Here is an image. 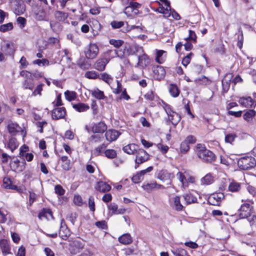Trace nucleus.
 <instances>
[{
    "label": "nucleus",
    "instance_id": "obj_1",
    "mask_svg": "<svg viewBox=\"0 0 256 256\" xmlns=\"http://www.w3.org/2000/svg\"><path fill=\"white\" fill-rule=\"evenodd\" d=\"M196 152L198 158L204 162H211L215 160L214 154L201 144H197Z\"/></svg>",
    "mask_w": 256,
    "mask_h": 256
},
{
    "label": "nucleus",
    "instance_id": "obj_2",
    "mask_svg": "<svg viewBox=\"0 0 256 256\" xmlns=\"http://www.w3.org/2000/svg\"><path fill=\"white\" fill-rule=\"evenodd\" d=\"M238 164L240 169L248 170L256 166V160L252 156H244L238 160Z\"/></svg>",
    "mask_w": 256,
    "mask_h": 256
},
{
    "label": "nucleus",
    "instance_id": "obj_3",
    "mask_svg": "<svg viewBox=\"0 0 256 256\" xmlns=\"http://www.w3.org/2000/svg\"><path fill=\"white\" fill-rule=\"evenodd\" d=\"M162 106L168 115V120L173 124L176 125L181 119L180 116L178 113L173 111L170 106L166 103L163 102Z\"/></svg>",
    "mask_w": 256,
    "mask_h": 256
},
{
    "label": "nucleus",
    "instance_id": "obj_4",
    "mask_svg": "<svg viewBox=\"0 0 256 256\" xmlns=\"http://www.w3.org/2000/svg\"><path fill=\"white\" fill-rule=\"evenodd\" d=\"M136 158L135 159L136 166L135 168H136L139 164L144 163L148 160L149 154L143 149H138L136 151Z\"/></svg>",
    "mask_w": 256,
    "mask_h": 256
},
{
    "label": "nucleus",
    "instance_id": "obj_5",
    "mask_svg": "<svg viewBox=\"0 0 256 256\" xmlns=\"http://www.w3.org/2000/svg\"><path fill=\"white\" fill-rule=\"evenodd\" d=\"M98 52L99 48L96 44H90L84 52L86 57L88 59H94L96 56Z\"/></svg>",
    "mask_w": 256,
    "mask_h": 256
},
{
    "label": "nucleus",
    "instance_id": "obj_6",
    "mask_svg": "<svg viewBox=\"0 0 256 256\" xmlns=\"http://www.w3.org/2000/svg\"><path fill=\"white\" fill-rule=\"evenodd\" d=\"M224 197L223 193H214L208 196V202L212 205L219 206L222 200L224 198Z\"/></svg>",
    "mask_w": 256,
    "mask_h": 256
},
{
    "label": "nucleus",
    "instance_id": "obj_7",
    "mask_svg": "<svg viewBox=\"0 0 256 256\" xmlns=\"http://www.w3.org/2000/svg\"><path fill=\"white\" fill-rule=\"evenodd\" d=\"M84 246V244L80 240H74L70 245V250L72 254L79 253Z\"/></svg>",
    "mask_w": 256,
    "mask_h": 256
},
{
    "label": "nucleus",
    "instance_id": "obj_8",
    "mask_svg": "<svg viewBox=\"0 0 256 256\" xmlns=\"http://www.w3.org/2000/svg\"><path fill=\"white\" fill-rule=\"evenodd\" d=\"M256 112L253 110H246L243 114V118L248 124H254L256 123L255 118Z\"/></svg>",
    "mask_w": 256,
    "mask_h": 256
},
{
    "label": "nucleus",
    "instance_id": "obj_9",
    "mask_svg": "<svg viewBox=\"0 0 256 256\" xmlns=\"http://www.w3.org/2000/svg\"><path fill=\"white\" fill-rule=\"evenodd\" d=\"M251 206L246 203L241 206L239 210V216L241 218H244L250 216Z\"/></svg>",
    "mask_w": 256,
    "mask_h": 256
},
{
    "label": "nucleus",
    "instance_id": "obj_10",
    "mask_svg": "<svg viewBox=\"0 0 256 256\" xmlns=\"http://www.w3.org/2000/svg\"><path fill=\"white\" fill-rule=\"evenodd\" d=\"M152 69L154 76L156 79L160 80L164 78L166 74V71L163 66H152Z\"/></svg>",
    "mask_w": 256,
    "mask_h": 256
},
{
    "label": "nucleus",
    "instance_id": "obj_11",
    "mask_svg": "<svg viewBox=\"0 0 256 256\" xmlns=\"http://www.w3.org/2000/svg\"><path fill=\"white\" fill-rule=\"evenodd\" d=\"M65 114L66 110L64 107H62L54 109L52 116L53 119L58 120L63 118Z\"/></svg>",
    "mask_w": 256,
    "mask_h": 256
},
{
    "label": "nucleus",
    "instance_id": "obj_12",
    "mask_svg": "<svg viewBox=\"0 0 256 256\" xmlns=\"http://www.w3.org/2000/svg\"><path fill=\"white\" fill-rule=\"evenodd\" d=\"M9 133L14 136L18 132L22 131V128L16 123L14 122H10L7 126Z\"/></svg>",
    "mask_w": 256,
    "mask_h": 256
},
{
    "label": "nucleus",
    "instance_id": "obj_13",
    "mask_svg": "<svg viewBox=\"0 0 256 256\" xmlns=\"http://www.w3.org/2000/svg\"><path fill=\"white\" fill-rule=\"evenodd\" d=\"M120 134L116 130H109L106 132L105 136L108 141L112 142L116 140Z\"/></svg>",
    "mask_w": 256,
    "mask_h": 256
},
{
    "label": "nucleus",
    "instance_id": "obj_14",
    "mask_svg": "<svg viewBox=\"0 0 256 256\" xmlns=\"http://www.w3.org/2000/svg\"><path fill=\"white\" fill-rule=\"evenodd\" d=\"M92 129L94 133H103L106 130L107 126L104 122H100L94 124Z\"/></svg>",
    "mask_w": 256,
    "mask_h": 256
},
{
    "label": "nucleus",
    "instance_id": "obj_15",
    "mask_svg": "<svg viewBox=\"0 0 256 256\" xmlns=\"http://www.w3.org/2000/svg\"><path fill=\"white\" fill-rule=\"evenodd\" d=\"M174 176L173 173L169 172L166 170H162L158 172L157 178L162 181H165L172 180Z\"/></svg>",
    "mask_w": 256,
    "mask_h": 256
},
{
    "label": "nucleus",
    "instance_id": "obj_16",
    "mask_svg": "<svg viewBox=\"0 0 256 256\" xmlns=\"http://www.w3.org/2000/svg\"><path fill=\"white\" fill-rule=\"evenodd\" d=\"M158 4L160 6L156 10V12H157L158 13L162 14H164V16L166 18L170 17L171 15V7H164L162 4H160V2H158Z\"/></svg>",
    "mask_w": 256,
    "mask_h": 256
},
{
    "label": "nucleus",
    "instance_id": "obj_17",
    "mask_svg": "<svg viewBox=\"0 0 256 256\" xmlns=\"http://www.w3.org/2000/svg\"><path fill=\"white\" fill-rule=\"evenodd\" d=\"M108 62L109 60L106 58L98 59L94 64V68L98 70L103 71Z\"/></svg>",
    "mask_w": 256,
    "mask_h": 256
},
{
    "label": "nucleus",
    "instance_id": "obj_18",
    "mask_svg": "<svg viewBox=\"0 0 256 256\" xmlns=\"http://www.w3.org/2000/svg\"><path fill=\"white\" fill-rule=\"evenodd\" d=\"M2 48L6 56L14 55L15 50L12 43L6 42L5 46H2Z\"/></svg>",
    "mask_w": 256,
    "mask_h": 256
},
{
    "label": "nucleus",
    "instance_id": "obj_19",
    "mask_svg": "<svg viewBox=\"0 0 256 256\" xmlns=\"http://www.w3.org/2000/svg\"><path fill=\"white\" fill-rule=\"evenodd\" d=\"M0 248L4 256L10 253V248L7 240L5 239L0 240Z\"/></svg>",
    "mask_w": 256,
    "mask_h": 256
},
{
    "label": "nucleus",
    "instance_id": "obj_20",
    "mask_svg": "<svg viewBox=\"0 0 256 256\" xmlns=\"http://www.w3.org/2000/svg\"><path fill=\"white\" fill-rule=\"evenodd\" d=\"M138 65L142 68L146 66L150 63V58L144 53L138 56Z\"/></svg>",
    "mask_w": 256,
    "mask_h": 256
},
{
    "label": "nucleus",
    "instance_id": "obj_21",
    "mask_svg": "<svg viewBox=\"0 0 256 256\" xmlns=\"http://www.w3.org/2000/svg\"><path fill=\"white\" fill-rule=\"evenodd\" d=\"M238 102L246 108H251L254 104V101L250 96L240 98Z\"/></svg>",
    "mask_w": 256,
    "mask_h": 256
},
{
    "label": "nucleus",
    "instance_id": "obj_22",
    "mask_svg": "<svg viewBox=\"0 0 256 256\" xmlns=\"http://www.w3.org/2000/svg\"><path fill=\"white\" fill-rule=\"evenodd\" d=\"M120 52L118 54V58H122L126 56L133 55L134 51L132 46H124V50L122 51V50H120Z\"/></svg>",
    "mask_w": 256,
    "mask_h": 256
},
{
    "label": "nucleus",
    "instance_id": "obj_23",
    "mask_svg": "<svg viewBox=\"0 0 256 256\" xmlns=\"http://www.w3.org/2000/svg\"><path fill=\"white\" fill-rule=\"evenodd\" d=\"M96 188L100 192H104L110 190L111 186L106 182L100 181L97 183Z\"/></svg>",
    "mask_w": 256,
    "mask_h": 256
},
{
    "label": "nucleus",
    "instance_id": "obj_24",
    "mask_svg": "<svg viewBox=\"0 0 256 256\" xmlns=\"http://www.w3.org/2000/svg\"><path fill=\"white\" fill-rule=\"evenodd\" d=\"M176 178L181 182L182 188L186 189L188 188V183L186 182L187 177L184 174L181 172H178L176 174Z\"/></svg>",
    "mask_w": 256,
    "mask_h": 256
},
{
    "label": "nucleus",
    "instance_id": "obj_25",
    "mask_svg": "<svg viewBox=\"0 0 256 256\" xmlns=\"http://www.w3.org/2000/svg\"><path fill=\"white\" fill-rule=\"evenodd\" d=\"M138 146L134 144H128L123 148V150L129 154H134L138 150Z\"/></svg>",
    "mask_w": 256,
    "mask_h": 256
},
{
    "label": "nucleus",
    "instance_id": "obj_26",
    "mask_svg": "<svg viewBox=\"0 0 256 256\" xmlns=\"http://www.w3.org/2000/svg\"><path fill=\"white\" fill-rule=\"evenodd\" d=\"M120 242L124 244H128L132 242V238L128 234H125L120 236L118 238Z\"/></svg>",
    "mask_w": 256,
    "mask_h": 256
},
{
    "label": "nucleus",
    "instance_id": "obj_27",
    "mask_svg": "<svg viewBox=\"0 0 256 256\" xmlns=\"http://www.w3.org/2000/svg\"><path fill=\"white\" fill-rule=\"evenodd\" d=\"M72 108L80 112H86L90 109V106L88 104L82 102L73 104Z\"/></svg>",
    "mask_w": 256,
    "mask_h": 256
},
{
    "label": "nucleus",
    "instance_id": "obj_28",
    "mask_svg": "<svg viewBox=\"0 0 256 256\" xmlns=\"http://www.w3.org/2000/svg\"><path fill=\"white\" fill-rule=\"evenodd\" d=\"M169 92L174 98L178 97L180 92V90L178 86L175 84H170L168 86Z\"/></svg>",
    "mask_w": 256,
    "mask_h": 256
},
{
    "label": "nucleus",
    "instance_id": "obj_29",
    "mask_svg": "<svg viewBox=\"0 0 256 256\" xmlns=\"http://www.w3.org/2000/svg\"><path fill=\"white\" fill-rule=\"evenodd\" d=\"M214 182V177L210 174H206L200 180V184L203 186L212 184Z\"/></svg>",
    "mask_w": 256,
    "mask_h": 256
},
{
    "label": "nucleus",
    "instance_id": "obj_30",
    "mask_svg": "<svg viewBox=\"0 0 256 256\" xmlns=\"http://www.w3.org/2000/svg\"><path fill=\"white\" fill-rule=\"evenodd\" d=\"M241 189V186L239 182L232 181L229 184L228 186V191L236 192H238Z\"/></svg>",
    "mask_w": 256,
    "mask_h": 256
},
{
    "label": "nucleus",
    "instance_id": "obj_31",
    "mask_svg": "<svg viewBox=\"0 0 256 256\" xmlns=\"http://www.w3.org/2000/svg\"><path fill=\"white\" fill-rule=\"evenodd\" d=\"M20 162L16 158H13V160L10 163V167L14 171L22 172V166H20L19 164Z\"/></svg>",
    "mask_w": 256,
    "mask_h": 256
},
{
    "label": "nucleus",
    "instance_id": "obj_32",
    "mask_svg": "<svg viewBox=\"0 0 256 256\" xmlns=\"http://www.w3.org/2000/svg\"><path fill=\"white\" fill-rule=\"evenodd\" d=\"M173 206L175 210L178 211H180L183 208V206L180 203V197L179 196H175L172 198Z\"/></svg>",
    "mask_w": 256,
    "mask_h": 256
},
{
    "label": "nucleus",
    "instance_id": "obj_33",
    "mask_svg": "<svg viewBox=\"0 0 256 256\" xmlns=\"http://www.w3.org/2000/svg\"><path fill=\"white\" fill-rule=\"evenodd\" d=\"M92 95L98 100H104L106 98L104 92L98 88H95L92 90Z\"/></svg>",
    "mask_w": 256,
    "mask_h": 256
},
{
    "label": "nucleus",
    "instance_id": "obj_34",
    "mask_svg": "<svg viewBox=\"0 0 256 256\" xmlns=\"http://www.w3.org/2000/svg\"><path fill=\"white\" fill-rule=\"evenodd\" d=\"M26 10L25 4L23 2L18 3L16 5L14 9V13L17 15H20Z\"/></svg>",
    "mask_w": 256,
    "mask_h": 256
},
{
    "label": "nucleus",
    "instance_id": "obj_35",
    "mask_svg": "<svg viewBox=\"0 0 256 256\" xmlns=\"http://www.w3.org/2000/svg\"><path fill=\"white\" fill-rule=\"evenodd\" d=\"M186 204L194 203L196 202L197 198L190 193H188L183 196Z\"/></svg>",
    "mask_w": 256,
    "mask_h": 256
},
{
    "label": "nucleus",
    "instance_id": "obj_36",
    "mask_svg": "<svg viewBox=\"0 0 256 256\" xmlns=\"http://www.w3.org/2000/svg\"><path fill=\"white\" fill-rule=\"evenodd\" d=\"M166 53V52L163 50H157L156 61L158 64H162L166 58V56H164V54Z\"/></svg>",
    "mask_w": 256,
    "mask_h": 256
},
{
    "label": "nucleus",
    "instance_id": "obj_37",
    "mask_svg": "<svg viewBox=\"0 0 256 256\" xmlns=\"http://www.w3.org/2000/svg\"><path fill=\"white\" fill-rule=\"evenodd\" d=\"M120 52V50H106L105 54L106 56L108 58H107L110 60V58L118 57V54Z\"/></svg>",
    "mask_w": 256,
    "mask_h": 256
},
{
    "label": "nucleus",
    "instance_id": "obj_38",
    "mask_svg": "<svg viewBox=\"0 0 256 256\" xmlns=\"http://www.w3.org/2000/svg\"><path fill=\"white\" fill-rule=\"evenodd\" d=\"M3 186L4 188L7 189L15 190L16 188V186L12 184V182L8 178H4Z\"/></svg>",
    "mask_w": 256,
    "mask_h": 256
},
{
    "label": "nucleus",
    "instance_id": "obj_39",
    "mask_svg": "<svg viewBox=\"0 0 256 256\" xmlns=\"http://www.w3.org/2000/svg\"><path fill=\"white\" fill-rule=\"evenodd\" d=\"M18 142L16 138H12L10 139L8 143V147L12 150V152H13L14 150H16L18 147Z\"/></svg>",
    "mask_w": 256,
    "mask_h": 256
},
{
    "label": "nucleus",
    "instance_id": "obj_40",
    "mask_svg": "<svg viewBox=\"0 0 256 256\" xmlns=\"http://www.w3.org/2000/svg\"><path fill=\"white\" fill-rule=\"evenodd\" d=\"M36 19L38 20H44L46 18V14L44 9H40L36 13Z\"/></svg>",
    "mask_w": 256,
    "mask_h": 256
},
{
    "label": "nucleus",
    "instance_id": "obj_41",
    "mask_svg": "<svg viewBox=\"0 0 256 256\" xmlns=\"http://www.w3.org/2000/svg\"><path fill=\"white\" fill-rule=\"evenodd\" d=\"M194 82L198 84L207 85L210 84V80L205 76H202L195 79Z\"/></svg>",
    "mask_w": 256,
    "mask_h": 256
},
{
    "label": "nucleus",
    "instance_id": "obj_42",
    "mask_svg": "<svg viewBox=\"0 0 256 256\" xmlns=\"http://www.w3.org/2000/svg\"><path fill=\"white\" fill-rule=\"evenodd\" d=\"M106 148V145L105 144H102L98 146L94 150V154L96 156L102 155L103 152H104Z\"/></svg>",
    "mask_w": 256,
    "mask_h": 256
},
{
    "label": "nucleus",
    "instance_id": "obj_43",
    "mask_svg": "<svg viewBox=\"0 0 256 256\" xmlns=\"http://www.w3.org/2000/svg\"><path fill=\"white\" fill-rule=\"evenodd\" d=\"M237 136L234 133H230L225 136L224 141L226 143L232 144L235 140Z\"/></svg>",
    "mask_w": 256,
    "mask_h": 256
},
{
    "label": "nucleus",
    "instance_id": "obj_44",
    "mask_svg": "<svg viewBox=\"0 0 256 256\" xmlns=\"http://www.w3.org/2000/svg\"><path fill=\"white\" fill-rule=\"evenodd\" d=\"M100 79L102 80L109 84L113 80L112 76L106 72H104L100 74Z\"/></svg>",
    "mask_w": 256,
    "mask_h": 256
},
{
    "label": "nucleus",
    "instance_id": "obj_45",
    "mask_svg": "<svg viewBox=\"0 0 256 256\" xmlns=\"http://www.w3.org/2000/svg\"><path fill=\"white\" fill-rule=\"evenodd\" d=\"M66 98L68 101L74 100L76 98V93L74 91L67 90L64 92Z\"/></svg>",
    "mask_w": 256,
    "mask_h": 256
},
{
    "label": "nucleus",
    "instance_id": "obj_46",
    "mask_svg": "<svg viewBox=\"0 0 256 256\" xmlns=\"http://www.w3.org/2000/svg\"><path fill=\"white\" fill-rule=\"evenodd\" d=\"M34 64H38L40 66H48L50 65V62L48 60L43 58L42 60L37 59L33 62Z\"/></svg>",
    "mask_w": 256,
    "mask_h": 256
},
{
    "label": "nucleus",
    "instance_id": "obj_47",
    "mask_svg": "<svg viewBox=\"0 0 256 256\" xmlns=\"http://www.w3.org/2000/svg\"><path fill=\"white\" fill-rule=\"evenodd\" d=\"M55 16L60 21H63L68 18V14L64 12L57 11L55 13Z\"/></svg>",
    "mask_w": 256,
    "mask_h": 256
},
{
    "label": "nucleus",
    "instance_id": "obj_48",
    "mask_svg": "<svg viewBox=\"0 0 256 256\" xmlns=\"http://www.w3.org/2000/svg\"><path fill=\"white\" fill-rule=\"evenodd\" d=\"M132 48L134 52V54H136L138 56H140L144 53L143 48L140 46L134 44L132 45Z\"/></svg>",
    "mask_w": 256,
    "mask_h": 256
},
{
    "label": "nucleus",
    "instance_id": "obj_49",
    "mask_svg": "<svg viewBox=\"0 0 256 256\" xmlns=\"http://www.w3.org/2000/svg\"><path fill=\"white\" fill-rule=\"evenodd\" d=\"M172 252L175 256H190L184 249L180 248L172 250Z\"/></svg>",
    "mask_w": 256,
    "mask_h": 256
},
{
    "label": "nucleus",
    "instance_id": "obj_50",
    "mask_svg": "<svg viewBox=\"0 0 256 256\" xmlns=\"http://www.w3.org/2000/svg\"><path fill=\"white\" fill-rule=\"evenodd\" d=\"M22 87L24 89H29L32 90L34 87V84L32 80H26L22 84Z\"/></svg>",
    "mask_w": 256,
    "mask_h": 256
},
{
    "label": "nucleus",
    "instance_id": "obj_51",
    "mask_svg": "<svg viewBox=\"0 0 256 256\" xmlns=\"http://www.w3.org/2000/svg\"><path fill=\"white\" fill-rule=\"evenodd\" d=\"M104 156L109 158H114L116 156V152L114 150L108 149L104 151Z\"/></svg>",
    "mask_w": 256,
    "mask_h": 256
},
{
    "label": "nucleus",
    "instance_id": "obj_52",
    "mask_svg": "<svg viewBox=\"0 0 256 256\" xmlns=\"http://www.w3.org/2000/svg\"><path fill=\"white\" fill-rule=\"evenodd\" d=\"M109 42L110 44L116 48L120 47L124 44V41L120 40L111 39Z\"/></svg>",
    "mask_w": 256,
    "mask_h": 256
},
{
    "label": "nucleus",
    "instance_id": "obj_53",
    "mask_svg": "<svg viewBox=\"0 0 256 256\" xmlns=\"http://www.w3.org/2000/svg\"><path fill=\"white\" fill-rule=\"evenodd\" d=\"M85 76L90 79H96L98 77V74L95 71L87 72L85 74Z\"/></svg>",
    "mask_w": 256,
    "mask_h": 256
},
{
    "label": "nucleus",
    "instance_id": "obj_54",
    "mask_svg": "<svg viewBox=\"0 0 256 256\" xmlns=\"http://www.w3.org/2000/svg\"><path fill=\"white\" fill-rule=\"evenodd\" d=\"M108 209L110 211V213H111V215L116 214L118 207V206L115 204H110L108 206Z\"/></svg>",
    "mask_w": 256,
    "mask_h": 256
},
{
    "label": "nucleus",
    "instance_id": "obj_55",
    "mask_svg": "<svg viewBox=\"0 0 256 256\" xmlns=\"http://www.w3.org/2000/svg\"><path fill=\"white\" fill-rule=\"evenodd\" d=\"M13 28L12 24L11 22L4 24L0 26V31L5 32L12 30Z\"/></svg>",
    "mask_w": 256,
    "mask_h": 256
},
{
    "label": "nucleus",
    "instance_id": "obj_56",
    "mask_svg": "<svg viewBox=\"0 0 256 256\" xmlns=\"http://www.w3.org/2000/svg\"><path fill=\"white\" fill-rule=\"evenodd\" d=\"M8 212L6 210H2L0 208V222L4 223L7 220L6 216Z\"/></svg>",
    "mask_w": 256,
    "mask_h": 256
},
{
    "label": "nucleus",
    "instance_id": "obj_57",
    "mask_svg": "<svg viewBox=\"0 0 256 256\" xmlns=\"http://www.w3.org/2000/svg\"><path fill=\"white\" fill-rule=\"evenodd\" d=\"M180 149V152H183V153L186 152L190 150L189 144L185 140H184L181 143Z\"/></svg>",
    "mask_w": 256,
    "mask_h": 256
},
{
    "label": "nucleus",
    "instance_id": "obj_58",
    "mask_svg": "<svg viewBox=\"0 0 256 256\" xmlns=\"http://www.w3.org/2000/svg\"><path fill=\"white\" fill-rule=\"evenodd\" d=\"M156 145L157 148L160 150L162 154H166L169 149V148L168 146H167L166 145H164L160 143L156 144Z\"/></svg>",
    "mask_w": 256,
    "mask_h": 256
},
{
    "label": "nucleus",
    "instance_id": "obj_59",
    "mask_svg": "<svg viewBox=\"0 0 256 256\" xmlns=\"http://www.w3.org/2000/svg\"><path fill=\"white\" fill-rule=\"evenodd\" d=\"M192 70L194 73L197 74L202 73L204 70V66L200 64L194 65L193 67Z\"/></svg>",
    "mask_w": 256,
    "mask_h": 256
},
{
    "label": "nucleus",
    "instance_id": "obj_60",
    "mask_svg": "<svg viewBox=\"0 0 256 256\" xmlns=\"http://www.w3.org/2000/svg\"><path fill=\"white\" fill-rule=\"evenodd\" d=\"M192 56H193V54L190 52L183 58L182 64L184 66L186 67L190 64Z\"/></svg>",
    "mask_w": 256,
    "mask_h": 256
},
{
    "label": "nucleus",
    "instance_id": "obj_61",
    "mask_svg": "<svg viewBox=\"0 0 256 256\" xmlns=\"http://www.w3.org/2000/svg\"><path fill=\"white\" fill-rule=\"evenodd\" d=\"M222 86L223 90L226 92L230 86V80H227L226 78L222 80Z\"/></svg>",
    "mask_w": 256,
    "mask_h": 256
},
{
    "label": "nucleus",
    "instance_id": "obj_62",
    "mask_svg": "<svg viewBox=\"0 0 256 256\" xmlns=\"http://www.w3.org/2000/svg\"><path fill=\"white\" fill-rule=\"evenodd\" d=\"M143 188L148 192H150L154 189V182L148 183L142 186Z\"/></svg>",
    "mask_w": 256,
    "mask_h": 256
},
{
    "label": "nucleus",
    "instance_id": "obj_63",
    "mask_svg": "<svg viewBox=\"0 0 256 256\" xmlns=\"http://www.w3.org/2000/svg\"><path fill=\"white\" fill-rule=\"evenodd\" d=\"M74 202L78 206H81L83 204L82 197L80 195H74Z\"/></svg>",
    "mask_w": 256,
    "mask_h": 256
},
{
    "label": "nucleus",
    "instance_id": "obj_64",
    "mask_svg": "<svg viewBox=\"0 0 256 256\" xmlns=\"http://www.w3.org/2000/svg\"><path fill=\"white\" fill-rule=\"evenodd\" d=\"M110 24L113 28L116 29L120 28L124 24V22L122 21L118 22L114 20L111 22Z\"/></svg>",
    "mask_w": 256,
    "mask_h": 256
}]
</instances>
